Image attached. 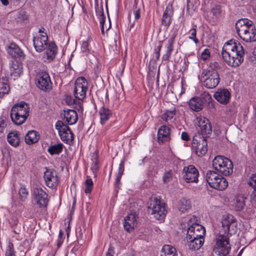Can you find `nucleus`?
Instances as JSON below:
<instances>
[{
	"mask_svg": "<svg viewBox=\"0 0 256 256\" xmlns=\"http://www.w3.org/2000/svg\"><path fill=\"white\" fill-rule=\"evenodd\" d=\"M222 54L224 60L228 66L237 67L244 61V50L239 42L232 40L224 44Z\"/></svg>",
	"mask_w": 256,
	"mask_h": 256,
	"instance_id": "nucleus-1",
	"label": "nucleus"
},
{
	"mask_svg": "<svg viewBox=\"0 0 256 256\" xmlns=\"http://www.w3.org/2000/svg\"><path fill=\"white\" fill-rule=\"evenodd\" d=\"M33 44L36 50L38 52L46 50L42 57L44 62H50L55 58L57 54V46L54 42H48V34L34 36Z\"/></svg>",
	"mask_w": 256,
	"mask_h": 256,
	"instance_id": "nucleus-2",
	"label": "nucleus"
},
{
	"mask_svg": "<svg viewBox=\"0 0 256 256\" xmlns=\"http://www.w3.org/2000/svg\"><path fill=\"white\" fill-rule=\"evenodd\" d=\"M236 28L238 36L247 42H256V28L253 22L247 18L237 21Z\"/></svg>",
	"mask_w": 256,
	"mask_h": 256,
	"instance_id": "nucleus-3",
	"label": "nucleus"
},
{
	"mask_svg": "<svg viewBox=\"0 0 256 256\" xmlns=\"http://www.w3.org/2000/svg\"><path fill=\"white\" fill-rule=\"evenodd\" d=\"M29 105L24 102L14 104L12 108L10 116L12 122L16 125H21L28 118L30 114Z\"/></svg>",
	"mask_w": 256,
	"mask_h": 256,
	"instance_id": "nucleus-4",
	"label": "nucleus"
},
{
	"mask_svg": "<svg viewBox=\"0 0 256 256\" xmlns=\"http://www.w3.org/2000/svg\"><path fill=\"white\" fill-rule=\"evenodd\" d=\"M148 208L149 212L156 220H162L166 216L167 211L165 204L157 198L152 197L150 198Z\"/></svg>",
	"mask_w": 256,
	"mask_h": 256,
	"instance_id": "nucleus-5",
	"label": "nucleus"
},
{
	"mask_svg": "<svg viewBox=\"0 0 256 256\" xmlns=\"http://www.w3.org/2000/svg\"><path fill=\"white\" fill-rule=\"evenodd\" d=\"M206 178L209 186L214 189L222 190L228 186L226 180L214 170H208Z\"/></svg>",
	"mask_w": 256,
	"mask_h": 256,
	"instance_id": "nucleus-6",
	"label": "nucleus"
},
{
	"mask_svg": "<svg viewBox=\"0 0 256 256\" xmlns=\"http://www.w3.org/2000/svg\"><path fill=\"white\" fill-rule=\"evenodd\" d=\"M212 166L224 176H229L233 172L232 161L224 156H217L212 160Z\"/></svg>",
	"mask_w": 256,
	"mask_h": 256,
	"instance_id": "nucleus-7",
	"label": "nucleus"
},
{
	"mask_svg": "<svg viewBox=\"0 0 256 256\" xmlns=\"http://www.w3.org/2000/svg\"><path fill=\"white\" fill-rule=\"evenodd\" d=\"M199 78L203 86L209 89L215 88L220 81V75L218 72L208 71L203 70Z\"/></svg>",
	"mask_w": 256,
	"mask_h": 256,
	"instance_id": "nucleus-8",
	"label": "nucleus"
},
{
	"mask_svg": "<svg viewBox=\"0 0 256 256\" xmlns=\"http://www.w3.org/2000/svg\"><path fill=\"white\" fill-rule=\"evenodd\" d=\"M231 249L229 238L224 234L218 236L216 239V244L214 246L213 251L218 256H226Z\"/></svg>",
	"mask_w": 256,
	"mask_h": 256,
	"instance_id": "nucleus-9",
	"label": "nucleus"
},
{
	"mask_svg": "<svg viewBox=\"0 0 256 256\" xmlns=\"http://www.w3.org/2000/svg\"><path fill=\"white\" fill-rule=\"evenodd\" d=\"M192 148L198 156H204L208 150L206 138L201 136L200 133L196 134L193 138Z\"/></svg>",
	"mask_w": 256,
	"mask_h": 256,
	"instance_id": "nucleus-10",
	"label": "nucleus"
},
{
	"mask_svg": "<svg viewBox=\"0 0 256 256\" xmlns=\"http://www.w3.org/2000/svg\"><path fill=\"white\" fill-rule=\"evenodd\" d=\"M74 85V97L78 100H83L86 98L88 88V84L86 80L84 77H80L76 80Z\"/></svg>",
	"mask_w": 256,
	"mask_h": 256,
	"instance_id": "nucleus-11",
	"label": "nucleus"
},
{
	"mask_svg": "<svg viewBox=\"0 0 256 256\" xmlns=\"http://www.w3.org/2000/svg\"><path fill=\"white\" fill-rule=\"evenodd\" d=\"M55 127L58 130L59 136L62 142L68 144L74 140V134L70 128L62 121H57Z\"/></svg>",
	"mask_w": 256,
	"mask_h": 256,
	"instance_id": "nucleus-12",
	"label": "nucleus"
},
{
	"mask_svg": "<svg viewBox=\"0 0 256 256\" xmlns=\"http://www.w3.org/2000/svg\"><path fill=\"white\" fill-rule=\"evenodd\" d=\"M196 125L198 132L201 136L209 137L212 132V127L209 120L205 117L200 116L196 118Z\"/></svg>",
	"mask_w": 256,
	"mask_h": 256,
	"instance_id": "nucleus-13",
	"label": "nucleus"
},
{
	"mask_svg": "<svg viewBox=\"0 0 256 256\" xmlns=\"http://www.w3.org/2000/svg\"><path fill=\"white\" fill-rule=\"evenodd\" d=\"M32 196L34 201L40 208L46 207L49 200L48 194L42 188H34Z\"/></svg>",
	"mask_w": 256,
	"mask_h": 256,
	"instance_id": "nucleus-14",
	"label": "nucleus"
},
{
	"mask_svg": "<svg viewBox=\"0 0 256 256\" xmlns=\"http://www.w3.org/2000/svg\"><path fill=\"white\" fill-rule=\"evenodd\" d=\"M182 178L188 183L198 182L199 173L197 169L193 166H185L182 172Z\"/></svg>",
	"mask_w": 256,
	"mask_h": 256,
	"instance_id": "nucleus-15",
	"label": "nucleus"
},
{
	"mask_svg": "<svg viewBox=\"0 0 256 256\" xmlns=\"http://www.w3.org/2000/svg\"><path fill=\"white\" fill-rule=\"evenodd\" d=\"M46 168L44 172V178L46 185L51 188H56L59 182L58 177L56 170L52 169Z\"/></svg>",
	"mask_w": 256,
	"mask_h": 256,
	"instance_id": "nucleus-16",
	"label": "nucleus"
},
{
	"mask_svg": "<svg viewBox=\"0 0 256 256\" xmlns=\"http://www.w3.org/2000/svg\"><path fill=\"white\" fill-rule=\"evenodd\" d=\"M222 228L224 229L225 233L230 235L235 234L236 231V222L232 215L224 216L222 220Z\"/></svg>",
	"mask_w": 256,
	"mask_h": 256,
	"instance_id": "nucleus-17",
	"label": "nucleus"
},
{
	"mask_svg": "<svg viewBox=\"0 0 256 256\" xmlns=\"http://www.w3.org/2000/svg\"><path fill=\"white\" fill-rule=\"evenodd\" d=\"M206 234L204 228L196 223L191 224L187 230L186 238H204Z\"/></svg>",
	"mask_w": 256,
	"mask_h": 256,
	"instance_id": "nucleus-18",
	"label": "nucleus"
},
{
	"mask_svg": "<svg viewBox=\"0 0 256 256\" xmlns=\"http://www.w3.org/2000/svg\"><path fill=\"white\" fill-rule=\"evenodd\" d=\"M37 86L43 90L52 88V82L48 73L42 72L37 76Z\"/></svg>",
	"mask_w": 256,
	"mask_h": 256,
	"instance_id": "nucleus-19",
	"label": "nucleus"
},
{
	"mask_svg": "<svg viewBox=\"0 0 256 256\" xmlns=\"http://www.w3.org/2000/svg\"><path fill=\"white\" fill-rule=\"evenodd\" d=\"M247 183L253 189L250 194V198L252 207L250 212L254 213L256 210V174H252L248 179Z\"/></svg>",
	"mask_w": 256,
	"mask_h": 256,
	"instance_id": "nucleus-20",
	"label": "nucleus"
},
{
	"mask_svg": "<svg viewBox=\"0 0 256 256\" xmlns=\"http://www.w3.org/2000/svg\"><path fill=\"white\" fill-rule=\"evenodd\" d=\"M214 97L220 103L226 104L230 97L229 91L226 88H220L214 94Z\"/></svg>",
	"mask_w": 256,
	"mask_h": 256,
	"instance_id": "nucleus-21",
	"label": "nucleus"
},
{
	"mask_svg": "<svg viewBox=\"0 0 256 256\" xmlns=\"http://www.w3.org/2000/svg\"><path fill=\"white\" fill-rule=\"evenodd\" d=\"M176 32H174L171 37L168 40L167 44L165 46L166 50L164 54L162 56V60L164 61H168L174 50V44L175 38L176 36Z\"/></svg>",
	"mask_w": 256,
	"mask_h": 256,
	"instance_id": "nucleus-22",
	"label": "nucleus"
},
{
	"mask_svg": "<svg viewBox=\"0 0 256 256\" xmlns=\"http://www.w3.org/2000/svg\"><path fill=\"white\" fill-rule=\"evenodd\" d=\"M173 14L172 6V4H168L164 12L162 19V24L165 26H168L172 23Z\"/></svg>",
	"mask_w": 256,
	"mask_h": 256,
	"instance_id": "nucleus-23",
	"label": "nucleus"
},
{
	"mask_svg": "<svg viewBox=\"0 0 256 256\" xmlns=\"http://www.w3.org/2000/svg\"><path fill=\"white\" fill-rule=\"evenodd\" d=\"M170 140V128L165 125L160 127L158 132V140L159 144L164 143Z\"/></svg>",
	"mask_w": 256,
	"mask_h": 256,
	"instance_id": "nucleus-24",
	"label": "nucleus"
},
{
	"mask_svg": "<svg viewBox=\"0 0 256 256\" xmlns=\"http://www.w3.org/2000/svg\"><path fill=\"white\" fill-rule=\"evenodd\" d=\"M8 53L12 57L24 59V55L22 50L14 43H11L6 48Z\"/></svg>",
	"mask_w": 256,
	"mask_h": 256,
	"instance_id": "nucleus-25",
	"label": "nucleus"
},
{
	"mask_svg": "<svg viewBox=\"0 0 256 256\" xmlns=\"http://www.w3.org/2000/svg\"><path fill=\"white\" fill-rule=\"evenodd\" d=\"M124 229L128 232L132 230L136 226V220L134 214H130L124 218Z\"/></svg>",
	"mask_w": 256,
	"mask_h": 256,
	"instance_id": "nucleus-26",
	"label": "nucleus"
},
{
	"mask_svg": "<svg viewBox=\"0 0 256 256\" xmlns=\"http://www.w3.org/2000/svg\"><path fill=\"white\" fill-rule=\"evenodd\" d=\"M188 246L190 250H199L203 245L204 242V238H186Z\"/></svg>",
	"mask_w": 256,
	"mask_h": 256,
	"instance_id": "nucleus-27",
	"label": "nucleus"
},
{
	"mask_svg": "<svg viewBox=\"0 0 256 256\" xmlns=\"http://www.w3.org/2000/svg\"><path fill=\"white\" fill-rule=\"evenodd\" d=\"M203 104L202 98L198 96L192 98L188 102L190 108L196 112H199L202 109Z\"/></svg>",
	"mask_w": 256,
	"mask_h": 256,
	"instance_id": "nucleus-28",
	"label": "nucleus"
},
{
	"mask_svg": "<svg viewBox=\"0 0 256 256\" xmlns=\"http://www.w3.org/2000/svg\"><path fill=\"white\" fill-rule=\"evenodd\" d=\"M100 116V122L102 125L105 124L110 118L112 116V112L108 108L102 106L99 110Z\"/></svg>",
	"mask_w": 256,
	"mask_h": 256,
	"instance_id": "nucleus-29",
	"label": "nucleus"
},
{
	"mask_svg": "<svg viewBox=\"0 0 256 256\" xmlns=\"http://www.w3.org/2000/svg\"><path fill=\"white\" fill-rule=\"evenodd\" d=\"M64 119L70 125L76 124L78 119L76 112L74 110H68L64 114Z\"/></svg>",
	"mask_w": 256,
	"mask_h": 256,
	"instance_id": "nucleus-30",
	"label": "nucleus"
},
{
	"mask_svg": "<svg viewBox=\"0 0 256 256\" xmlns=\"http://www.w3.org/2000/svg\"><path fill=\"white\" fill-rule=\"evenodd\" d=\"M10 86L8 80L4 78H0V98H2L8 94Z\"/></svg>",
	"mask_w": 256,
	"mask_h": 256,
	"instance_id": "nucleus-31",
	"label": "nucleus"
},
{
	"mask_svg": "<svg viewBox=\"0 0 256 256\" xmlns=\"http://www.w3.org/2000/svg\"><path fill=\"white\" fill-rule=\"evenodd\" d=\"M39 139V134L37 132L34 130L28 132L25 136V142L28 144L36 143L38 141Z\"/></svg>",
	"mask_w": 256,
	"mask_h": 256,
	"instance_id": "nucleus-32",
	"label": "nucleus"
},
{
	"mask_svg": "<svg viewBox=\"0 0 256 256\" xmlns=\"http://www.w3.org/2000/svg\"><path fill=\"white\" fill-rule=\"evenodd\" d=\"M178 208L181 213L188 212L191 208L190 202L185 198L180 199L178 202Z\"/></svg>",
	"mask_w": 256,
	"mask_h": 256,
	"instance_id": "nucleus-33",
	"label": "nucleus"
},
{
	"mask_svg": "<svg viewBox=\"0 0 256 256\" xmlns=\"http://www.w3.org/2000/svg\"><path fill=\"white\" fill-rule=\"evenodd\" d=\"M11 75L14 78H18L20 76L22 73V67L20 64L18 62H13L10 68Z\"/></svg>",
	"mask_w": 256,
	"mask_h": 256,
	"instance_id": "nucleus-34",
	"label": "nucleus"
},
{
	"mask_svg": "<svg viewBox=\"0 0 256 256\" xmlns=\"http://www.w3.org/2000/svg\"><path fill=\"white\" fill-rule=\"evenodd\" d=\"M8 142L12 146L16 147L20 144V137L17 132H10L7 137Z\"/></svg>",
	"mask_w": 256,
	"mask_h": 256,
	"instance_id": "nucleus-35",
	"label": "nucleus"
},
{
	"mask_svg": "<svg viewBox=\"0 0 256 256\" xmlns=\"http://www.w3.org/2000/svg\"><path fill=\"white\" fill-rule=\"evenodd\" d=\"M176 108L175 107H172L170 110L164 111V113L161 116V118L166 122H171L174 116L176 115Z\"/></svg>",
	"mask_w": 256,
	"mask_h": 256,
	"instance_id": "nucleus-36",
	"label": "nucleus"
},
{
	"mask_svg": "<svg viewBox=\"0 0 256 256\" xmlns=\"http://www.w3.org/2000/svg\"><path fill=\"white\" fill-rule=\"evenodd\" d=\"M160 256H177L176 250L172 246L165 245L162 248Z\"/></svg>",
	"mask_w": 256,
	"mask_h": 256,
	"instance_id": "nucleus-37",
	"label": "nucleus"
},
{
	"mask_svg": "<svg viewBox=\"0 0 256 256\" xmlns=\"http://www.w3.org/2000/svg\"><path fill=\"white\" fill-rule=\"evenodd\" d=\"M63 144L61 143L52 145L48 149V152L51 154H59L62 150Z\"/></svg>",
	"mask_w": 256,
	"mask_h": 256,
	"instance_id": "nucleus-38",
	"label": "nucleus"
},
{
	"mask_svg": "<svg viewBox=\"0 0 256 256\" xmlns=\"http://www.w3.org/2000/svg\"><path fill=\"white\" fill-rule=\"evenodd\" d=\"M199 4L198 0H187V12L192 14Z\"/></svg>",
	"mask_w": 256,
	"mask_h": 256,
	"instance_id": "nucleus-39",
	"label": "nucleus"
},
{
	"mask_svg": "<svg viewBox=\"0 0 256 256\" xmlns=\"http://www.w3.org/2000/svg\"><path fill=\"white\" fill-rule=\"evenodd\" d=\"M95 10L96 16L100 20V23H102L103 22H105L106 16L104 14L102 6H101L100 7L98 4H96Z\"/></svg>",
	"mask_w": 256,
	"mask_h": 256,
	"instance_id": "nucleus-40",
	"label": "nucleus"
},
{
	"mask_svg": "<svg viewBox=\"0 0 256 256\" xmlns=\"http://www.w3.org/2000/svg\"><path fill=\"white\" fill-rule=\"evenodd\" d=\"M244 198L243 197H238L236 199L234 206L236 210H242L244 208Z\"/></svg>",
	"mask_w": 256,
	"mask_h": 256,
	"instance_id": "nucleus-41",
	"label": "nucleus"
},
{
	"mask_svg": "<svg viewBox=\"0 0 256 256\" xmlns=\"http://www.w3.org/2000/svg\"><path fill=\"white\" fill-rule=\"evenodd\" d=\"M221 68L220 64L217 62H212L209 64L208 68L206 69L208 71H215L218 72V70Z\"/></svg>",
	"mask_w": 256,
	"mask_h": 256,
	"instance_id": "nucleus-42",
	"label": "nucleus"
},
{
	"mask_svg": "<svg viewBox=\"0 0 256 256\" xmlns=\"http://www.w3.org/2000/svg\"><path fill=\"white\" fill-rule=\"evenodd\" d=\"M85 186L84 192L86 194L90 193L94 186V183L92 178H88L86 180L85 182Z\"/></svg>",
	"mask_w": 256,
	"mask_h": 256,
	"instance_id": "nucleus-43",
	"label": "nucleus"
},
{
	"mask_svg": "<svg viewBox=\"0 0 256 256\" xmlns=\"http://www.w3.org/2000/svg\"><path fill=\"white\" fill-rule=\"evenodd\" d=\"M5 256H16L12 243H8L6 250Z\"/></svg>",
	"mask_w": 256,
	"mask_h": 256,
	"instance_id": "nucleus-44",
	"label": "nucleus"
},
{
	"mask_svg": "<svg viewBox=\"0 0 256 256\" xmlns=\"http://www.w3.org/2000/svg\"><path fill=\"white\" fill-rule=\"evenodd\" d=\"M28 190L24 187H21L19 190V196L21 200L24 201L28 196Z\"/></svg>",
	"mask_w": 256,
	"mask_h": 256,
	"instance_id": "nucleus-45",
	"label": "nucleus"
},
{
	"mask_svg": "<svg viewBox=\"0 0 256 256\" xmlns=\"http://www.w3.org/2000/svg\"><path fill=\"white\" fill-rule=\"evenodd\" d=\"M190 36L189 38L192 40L196 44H197L198 43L199 40L196 38V28H192L190 30Z\"/></svg>",
	"mask_w": 256,
	"mask_h": 256,
	"instance_id": "nucleus-46",
	"label": "nucleus"
},
{
	"mask_svg": "<svg viewBox=\"0 0 256 256\" xmlns=\"http://www.w3.org/2000/svg\"><path fill=\"white\" fill-rule=\"evenodd\" d=\"M173 174L172 170L166 172L163 176V181L165 183L170 182L172 180Z\"/></svg>",
	"mask_w": 256,
	"mask_h": 256,
	"instance_id": "nucleus-47",
	"label": "nucleus"
},
{
	"mask_svg": "<svg viewBox=\"0 0 256 256\" xmlns=\"http://www.w3.org/2000/svg\"><path fill=\"white\" fill-rule=\"evenodd\" d=\"M210 57V50L208 48H206L201 54V58L204 60H206L208 59Z\"/></svg>",
	"mask_w": 256,
	"mask_h": 256,
	"instance_id": "nucleus-48",
	"label": "nucleus"
},
{
	"mask_svg": "<svg viewBox=\"0 0 256 256\" xmlns=\"http://www.w3.org/2000/svg\"><path fill=\"white\" fill-rule=\"evenodd\" d=\"M212 12L213 15L216 16H218L220 14V9L219 6H216L212 9Z\"/></svg>",
	"mask_w": 256,
	"mask_h": 256,
	"instance_id": "nucleus-49",
	"label": "nucleus"
},
{
	"mask_svg": "<svg viewBox=\"0 0 256 256\" xmlns=\"http://www.w3.org/2000/svg\"><path fill=\"white\" fill-rule=\"evenodd\" d=\"M202 98L204 99V100L208 102L209 104L212 101V96L210 94H209L208 92H204L202 95Z\"/></svg>",
	"mask_w": 256,
	"mask_h": 256,
	"instance_id": "nucleus-50",
	"label": "nucleus"
},
{
	"mask_svg": "<svg viewBox=\"0 0 256 256\" xmlns=\"http://www.w3.org/2000/svg\"><path fill=\"white\" fill-rule=\"evenodd\" d=\"M93 158L95 161L94 162V164L92 167V168L96 170L98 168V155L96 152L94 154Z\"/></svg>",
	"mask_w": 256,
	"mask_h": 256,
	"instance_id": "nucleus-51",
	"label": "nucleus"
},
{
	"mask_svg": "<svg viewBox=\"0 0 256 256\" xmlns=\"http://www.w3.org/2000/svg\"><path fill=\"white\" fill-rule=\"evenodd\" d=\"M129 31L132 34H135L136 30V27L135 26V22H131L130 20V24L128 26Z\"/></svg>",
	"mask_w": 256,
	"mask_h": 256,
	"instance_id": "nucleus-52",
	"label": "nucleus"
},
{
	"mask_svg": "<svg viewBox=\"0 0 256 256\" xmlns=\"http://www.w3.org/2000/svg\"><path fill=\"white\" fill-rule=\"evenodd\" d=\"M124 164L122 162H121L119 165L118 172V174L120 176V175L122 176L124 174Z\"/></svg>",
	"mask_w": 256,
	"mask_h": 256,
	"instance_id": "nucleus-53",
	"label": "nucleus"
},
{
	"mask_svg": "<svg viewBox=\"0 0 256 256\" xmlns=\"http://www.w3.org/2000/svg\"><path fill=\"white\" fill-rule=\"evenodd\" d=\"M82 48L84 52L88 51V41L83 42L82 45Z\"/></svg>",
	"mask_w": 256,
	"mask_h": 256,
	"instance_id": "nucleus-54",
	"label": "nucleus"
},
{
	"mask_svg": "<svg viewBox=\"0 0 256 256\" xmlns=\"http://www.w3.org/2000/svg\"><path fill=\"white\" fill-rule=\"evenodd\" d=\"M181 138L184 140L188 141L189 140V136L186 132H184L182 133Z\"/></svg>",
	"mask_w": 256,
	"mask_h": 256,
	"instance_id": "nucleus-55",
	"label": "nucleus"
},
{
	"mask_svg": "<svg viewBox=\"0 0 256 256\" xmlns=\"http://www.w3.org/2000/svg\"><path fill=\"white\" fill-rule=\"evenodd\" d=\"M122 176H120H120L118 174L116 176L115 184H114L116 188H118L120 186V181Z\"/></svg>",
	"mask_w": 256,
	"mask_h": 256,
	"instance_id": "nucleus-56",
	"label": "nucleus"
},
{
	"mask_svg": "<svg viewBox=\"0 0 256 256\" xmlns=\"http://www.w3.org/2000/svg\"><path fill=\"white\" fill-rule=\"evenodd\" d=\"M134 19L138 20L140 18V9L138 8L134 12Z\"/></svg>",
	"mask_w": 256,
	"mask_h": 256,
	"instance_id": "nucleus-57",
	"label": "nucleus"
},
{
	"mask_svg": "<svg viewBox=\"0 0 256 256\" xmlns=\"http://www.w3.org/2000/svg\"><path fill=\"white\" fill-rule=\"evenodd\" d=\"M114 253V249L112 247H110L108 252L106 253V256H113Z\"/></svg>",
	"mask_w": 256,
	"mask_h": 256,
	"instance_id": "nucleus-58",
	"label": "nucleus"
},
{
	"mask_svg": "<svg viewBox=\"0 0 256 256\" xmlns=\"http://www.w3.org/2000/svg\"><path fill=\"white\" fill-rule=\"evenodd\" d=\"M38 35H44V34H48L46 29L44 28H41L38 30Z\"/></svg>",
	"mask_w": 256,
	"mask_h": 256,
	"instance_id": "nucleus-59",
	"label": "nucleus"
},
{
	"mask_svg": "<svg viewBox=\"0 0 256 256\" xmlns=\"http://www.w3.org/2000/svg\"><path fill=\"white\" fill-rule=\"evenodd\" d=\"M162 41L159 42V45L157 46L156 48L155 52H160V50L162 46Z\"/></svg>",
	"mask_w": 256,
	"mask_h": 256,
	"instance_id": "nucleus-60",
	"label": "nucleus"
},
{
	"mask_svg": "<svg viewBox=\"0 0 256 256\" xmlns=\"http://www.w3.org/2000/svg\"><path fill=\"white\" fill-rule=\"evenodd\" d=\"M105 22H103L102 23H100L101 32L102 35L104 34V24Z\"/></svg>",
	"mask_w": 256,
	"mask_h": 256,
	"instance_id": "nucleus-61",
	"label": "nucleus"
},
{
	"mask_svg": "<svg viewBox=\"0 0 256 256\" xmlns=\"http://www.w3.org/2000/svg\"><path fill=\"white\" fill-rule=\"evenodd\" d=\"M2 4L5 6H6L8 4V0H0Z\"/></svg>",
	"mask_w": 256,
	"mask_h": 256,
	"instance_id": "nucleus-62",
	"label": "nucleus"
},
{
	"mask_svg": "<svg viewBox=\"0 0 256 256\" xmlns=\"http://www.w3.org/2000/svg\"><path fill=\"white\" fill-rule=\"evenodd\" d=\"M66 102L68 103V104H72V100H71V98L70 97H66Z\"/></svg>",
	"mask_w": 256,
	"mask_h": 256,
	"instance_id": "nucleus-63",
	"label": "nucleus"
},
{
	"mask_svg": "<svg viewBox=\"0 0 256 256\" xmlns=\"http://www.w3.org/2000/svg\"><path fill=\"white\" fill-rule=\"evenodd\" d=\"M155 54H156V59L157 60H159L160 57V52H155Z\"/></svg>",
	"mask_w": 256,
	"mask_h": 256,
	"instance_id": "nucleus-64",
	"label": "nucleus"
}]
</instances>
